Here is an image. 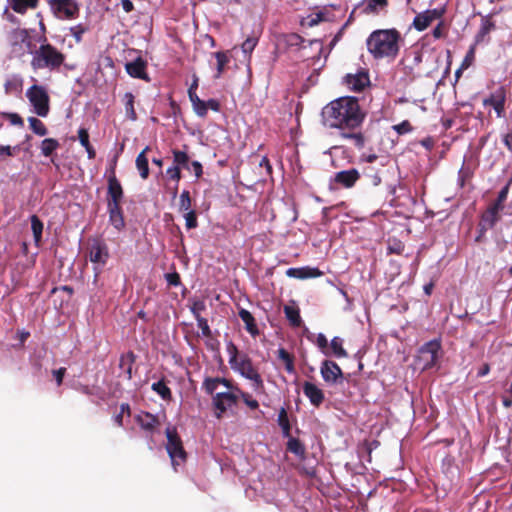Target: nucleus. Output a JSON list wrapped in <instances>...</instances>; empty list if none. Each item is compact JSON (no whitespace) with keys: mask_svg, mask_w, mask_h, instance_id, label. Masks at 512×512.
Segmentation results:
<instances>
[{"mask_svg":"<svg viewBox=\"0 0 512 512\" xmlns=\"http://www.w3.org/2000/svg\"><path fill=\"white\" fill-rule=\"evenodd\" d=\"M326 123L340 130H353L364 119L358 101L354 97H341L329 103L323 110Z\"/></svg>","mask_w":512,"mask_h":512,"instance_id":"obj_1","label":"nucleus"},{"mask_svg":"<svg viewBox=\"0 0 512 512\" xmlns=\"http://www.w3.org/2000/svg\"><path fill=\"white\" fill-rule=\"evenodd\" d=\"M205 391L212 395L215 416L220 419L225 412L237 405L241 389L225 378H206L203 382Z\"/></svg>","mask_w":512,"mask_h":512,"instance_id":"obj_2","label":"nucleus"},{"mask_svg":"<svg viewBox=\"0 0 512 512\" xmlns=\"http://www.w3.org/2000/svg\"><path fill=\"white\" fill-rule=\"evenodd\" d=\"M400 35L394 29L376 30L367 38L368 51L376 59L394 58L399 51Z\"/></svg>","mask_w":512,"mask_h":512,"instance_id":"obj_3","label":"nucleus"},{"mask_svg":"<svg viewBox=\"0 0 512 512\" xmlns=\"http://www.w3.org/2000/svg\"><path fill=\"white\" fill-rule=\"evenodd\" d=\"M65 56L51 44H42L32 52L31 66L38 69H58L64 62Z\"/></svg>","mask_w":512,"mask_h":512,"instance_id":"obj_4","label":"nucleus"},{"mask_svg":"<svg viewBox=\"0 0 512 512\" xmlns=\"http://www.w3.org/2000/svg\"><path fill=\"white\" fill-rule=\"evenodd\" d=\"M230 367L233 371L239 373L242 377L250 380L252 389L256 393L264 392L263 380L258 371L254 368L251 359L247 355L242 354L238 360L230 364Z\"/></svg>","mask_w":512,"mask_h":512,"instance_id":"obj_5","label":"nucleus"},{"mask_svg":"<svg viewBox=\"0 0 512 512\" xmlns=\"http://www.w3.org/2000/svg\"><path fill=\"white\" fill-rule=\"evenodd\" d=\"M26 97L33 107V112L39 117H46L50 111V98L44 86L32 85L26 91Z\"/></svg>","mask_w":512,"mask_h":512,"instance_id":"obj_6","label":"nucleus"},{"mask_svg":"<svg viewBox=\"0 0 512 512\" xmlns=\"http://www.w3.org/2000/svg\"><path fill=\"white\" fill-rule=\"evenodd\" d=\"M167 444L166 450L171 458L172 465L176 470L186 459V453L183 449L182 442L178 437L175 429L168 427L166 429Z\"/></svg>","mask_w":512,"mask_h":512,"instance_id":"obj_7","label":"nucleus"},{"mask_svg":"<svg viewBox=\"0 0 512 512\" xmlns=\"http://www.w3.org/2000/svg\"><path fill=\"white\" fill-rule=\"evenodd\" d=\"M440 350L441 345L437 340L429 341L420 348L418 362L421 364V368L423 370L432 368L436 365L440 358Z\"/></svg>","mask_w":512,"mask_h":512,"instance_id":"obj_8","label":"nucleus"},{"mask_svg":"<svg viewBox=\"0 0 512 512\" xmlns=\"http://www.w3.org/2000/svg\"><path fill=\"white\" fill-rule=\"evenodd\" d=\"M50 6L60 19H73L79 13V6L74 0H50Z\"/></svg>","mask_w":512,"mask_h":512,"instance_id":"obj_9","label":"nucleus"},{"mask_svg":"<svg viewBox=\"0 0 512 512\" xmlns=\"http://www.w3.org/2000/svg\"><path fill=\"white\" fill-rule=\"evenodd\" d=\"M445 13V7H437L425 10L417 14L414 18L413 25L418 31L425 30L433 21L440 19Z\"/></svg>","mask_w":512,"mask_h":512,"instance_id":"obj_10","label":"nucleus"},{"mask_svg":"<svg viewBox=\"0 0 512 512\" xmlns=\"http://www.w3.org/2000/svg\"><path fill=\"white\" fill-rule=\"evenodd\" d=\"M505 102H506V93L503 87H499L496 89L488 98L483 100L484 106H491L497 117L501 118L505 115Z\"/></svg>","mask_w":512,"mask_h":512,"instance_id":"obj_11","label":"nucleus"},{"mask_svg":"<svg viewBox=\"0 0 512 512\" xmlns=\"http://www.w3.org/2000/svg\"><path fill=\"white\" fill-rule=\"evenodd\" d=\"M320 372L326 383L335 384L342 378L341 368L333 361L325 360L321 364Z\"/></svg>","mask_w":512,"mask_h":512,"instance_id":"obj_12","label":"nucleus"},{"mask_svg":"<svg viewBox=\"0 0 512 512\" xmlns=\"http://www.w3.org/2000/svg\"><path fill=\"white\" fill-rule=\"evenodd\" d=\"M286 275L290 278L304 280L320 277L323 275V272L316 267L305 266L299 268H289L286 271Z\"/></svg>","mask_w":512,"mask_h":512,"instance_id":"obj_13","label":"nucleus"},{"mask_svg":"<svg viewBox=\"0 0 512 512\" xmlns=\"http://www.w3.org/2000/svg\"><path fill=\"white\" fill-rule=\"evenodd\" d=\"M347 86L354 91H362L369 84V76L365 71L348 74L345 78Z\"/></svg>","mask_w":512,"mask_h":512,"instance_id":"obj_14","label":"nucleus"},{"mask_svg":"<svg viewBox=\"0 0 512 512\" xmlns=\"http://www.w3.org/2000/svg\"><path fill=\"white\" fill-rule=\"evenodd\" d=\"M108 257V249L104 244L95 243L91 246L89 259L92 263L102 267L106 264Z\"/></svg>","mask_w":512,"mask_h":512,"instance_id":"obj_15","label":"nucleus"},{"mask_svg":"<svg viewBox=\"0 0 512 512\" xmlns=\"http://www.w3.org/2000/svg\"><path fill=\"white\" fill-rule=\"evenodd\" d=\"M495 23L491 20L490 15L483 16L481 19L480 28L475 36V45L488 42V35L491 31L495 30Z\"/></svg>","mask_w":512,"mask_h":512,"instance_id":"obj_16","label":"nucleus"},{"mask_svg":"<svg viewBox=\"0 0 512 512\" xmlns=\"http://www.w3.org/2000/svg\"><path fill=\"white\" fill-rule=\"evenodd\" d=\"M108 195V204L120 205V201L123 197V190L120 182L117 180L114 174H112L108 179Z\"/></svg>","mask_w":512,"mask_h":512,"instance_id":"obj_17","label":"nucleus"},{"mask_svg":"<svg viewBox=\"0 0 512 512\" xmlns=\"http://www.w3.org/2000/svg\"><path fill=\"white\" fill-rule=\"evenodd\" d=\"M360 174L356 169L343 170L335 174V182L345 188L352 187L359 179Z\"/></svg>","mask_w":512,"mask_h":512,"instance_id":"obj_18","label":"nucleus"},{"mask_svg":"<svg viewBox=\"0 0 512 512\" xmlns=\"http://www.w3.org/2000/svg\"><path fill=\"white\" fill-rule=\"evenodd\" d=\"M136 421L143 430L149 433H153L160 424L159 419L156 416L147 412L138 414Z\"/></svg>","mask_w":512,"mask_h":512,"instance_id":"obj_19","label":"nucleus"},{"mask_svg":"<svg viewBox=\"0 0 512 512\" xmlns=\"http://www.w3.org/2000/svg\"><path fill=\"white\" fill-rule=\"evenodd\" d=\"M303 392L308 397L310 402L319 406L324 400V394L321 389H319L315 384L306 382L303 386Z\"/></svg>","mask_w":512,"mask_h":512,"instance_id":"obj_20","label":"nucleus"},{"mask_svg":"<svg viewBox=\"0 0 512 512\" xmlns=\"http://www.w3.org/2000/svg\"><path fill=\"white\" fill-rule=\"evenodd\" d=\"M109 220L115 229L121 230L124 228L125 222L121 212L120 205L108 204Z\"/></svg>","mask_w":512,"mask_h":512,"instance_id":"obj_21","label":"nucleus"},{"mask_svg":"<svg viewBox=\"0 0 512 512\" xmlns=\"http://www.w3.org/2000/svg\"><path fill=\"white\" fill-rule=\"evenodd\" d=\"M500 220V213L489 208L483 213L480 222L481 231H487L494 227V225Z\"/></svg>","mask_w":512,"mask_h":512,"instance_id":"obj_22","label":"nucleus"},{"mask_svg":"<svg viewBox=\"0 0 512 512\" xmlns=\"http://www.w3.org/2000/svg\"><path fill=\"white\" fill-rule=\"evenodd\" d=\"M239 317L244 322L245 329L248 333H250L252 336L258 335L259 330L255 323V319L248 310L241 308L239 310Z\"/></svg>","mask_w":512,"mask_h":512,"instance_id":"obj_23","label":"nucleus"},{"mask_svg":"<svg viewBox=\"0 0 512 512\" xmlns=\"http://www.w3.org/2000/svg\"><path fill=\"white\" fill-rule=\"evenodd\" d=\"M126 118L130 121L137 120V114L134 108V95L131 92H126L122 97Z\"/></svg>","mask_w":512,"mask_h":512,"instance_id":"obj_24","label":"nucleus"},{"mask_svg":"<svg viewBox=\"0 0 512 512\" xmlns=\"http://www.w3.org/2000/svg\"><path fill=\"white\" fill-rule=\"evenodd\" d=\"M126 71L130 76L134 78H145V64L140 59L127 63Z\"/></svg>","mask_w":512,"mask_h":512,"instance_id":"obj_25","label":"nucleus"},{"mask_svg":"<svg viewBox=\"0 0 512 512\" xmlns=\"http://www.w3.org/2000/svg\"><path fill=\"white\" fill-rule=\"evenodd\" d=\"M148 150L149 147H146L136 158V167L143 179H146L149 175L148 159L146 157V152Z\"/></svg>","mask_w":512,"mask_h":512,"instance_id":"obj_26","label":"nucleus"},{"mask_svg":"<svg viewBox=\"0 0 512 512\" xmlns=\"http://www.w3.org/2000/svg\"><path fill=\"white\" fill-rule=\"evenodd\" d=\"M329 352H330V355H333L337 358L347 357V352L343 348V339L340 337H334L331 340Z\"/></svg>","mask_w":512,"mask_h":512,"instance_id":"obj_27","label":"nucleus"},{"mask_svg":"<svg viewBox=\"0 0 512 512\" xmlns=\"http://www.w3.org/2000/svg\"><path fill=\"white\" fill-rule=\"evenodd\" d=\"M329 20L328 16L325 12L319 11L314 14L308 15L306 18H304L301 22L303 26L307 27H314L318 25L320 22Z\"/></svg>","mask_w":512,"mask_h":512,"instance_id":"obj_28","label":"nucleus"},{"mask_svg":"<svg viewBox=\"0 0 512 512\" xmlns=\"http://www.w3.org/2000/svg\"><path fill=\"white\" fill-rule=\"evenodd\" d=\"M37 0H11V8L17 13H25L28 8L36 6Z\"/></svg>","mask_w":512,"mask_h":512,"instance_id":"obj_29","label":"nucleus"},{"mask_svg":"<svg viewBox=\"0 0 512 512\" xmlns=\"http://www.w3.org/2000/svg\"><path fill=\"white\" fill-rule=\"evenodd\" d=\"M173 162L174 166H178L179 169H190L189 157L186 152L173 150Z\"/></svg>","mask_w":512,"mask_h":512,"instance_id":"obj_30","label":"nucleus"},{"mask_svg":"<svg viewBox=\"0 0 512 512\" xmlns=\"http://www.w3.org/2000/svg\"><path fill=\"white\" fill-rule=\"evenodd\" d=\"M28 123L30 129L38 136H45L48 130L44 123L36 117H29Z\"/></svg>","mask_w":512,"mask_h":512,"instance_id":"obj_31","label":"nucleus"},{"mask_svg":"<svg viewBox=\"0 0 512 512\" xmlns=\"http://www.w3.org/2000/svg\"><path fill=\"white\" fill-rule=\"evenodd\" d=\"M59 147V142L53 138H46L41 142V153L48 157Z\"/></svg>","mask_w":512,"mask_h":512,"instance_id":"obj_32","label":"nucleus"},{"mask_svg":"<svg viewBox=\"0 0 512 512\" xmlns=\"http://www.w3.org/2000/svg\"><path fill=\"white\" fill-rule=\"evenodd\" d=\"M257 43L258 39L256 37H248L241 45L242 53L248 62L250 61L251 53L255 49Z\"/></svg>","mask_w":512,"mask_h":512,"instance_id":"obj_33","label":"nucleus"},{"mask_svg":"<svg viewBox=\"0 0 512 512\" xmlns=\"http://www.w3.org/2000/svg\"><path fill=\"white\" fill-rule=\"evenodd\" d=\"M278 358L285 364V369L288 373L293 374L295 372L293 357L283 348L278 350Z\"/></svg>","mask_w":512,"mask_h":512,"instance_id":"obj_34","label":"nucleus"},{"mask_svg":"<svg viewBox=\"0 0 512 512\" xmlns=\"http://www.w3.org/2000/svg\"><path fill=\"white\" fill-rule=\"evenodd\" d=\"M31 229L33 232L34 240L36 244L41 241L43 224L36 215L31 216Z\"/></svg>","mask_w":512,"mask_h":512,"instance_id":"obj_35","label":"nucleus"},{"mask_svg":"<svg viewBox=\"0 0 512 512\" xmlns=\"http://www.w3.org/2000/svg\"><path fill=\"white\" fill-rule=\"evenodd\" d=\"M284 312L287 319L293 326H299L301 323V317L299 315V310L294 306H285Z\"/></svg>","mask_w":512,"mask_h":512,"instance_id":"obj_36","label":"nucleus"},{"mask_svg":"<svg viewBox=\"0 0 512 512\" xmlns=\"http://www.w3.org/2000/svg\"><path fill=\"white\" fill-rule=\"evenodd\" d=\"M214 56L217 60V74L215 77L219 78L224 72L226 64L229 62V56L227 55L226 52H216L214 53Z\"/></svg>","mask_w":512,"mask_h":512,"instance_id":"obj_37","label":"nucleus"},{"mask_svg":"<svg viewBox=\"0 0 512 512\" xmlns=\"http://www.w3.org/2000/svg\"><path fill=\"white\" fill-rule=\"evenodd\" d=\"M152 390L155 391L158 395L162 397V399L167 400L171 398V391L167 387V385L162 382L158 381L152 384Z\"/></svg>","mask_w":512,"mask_h":512,"instance_id":"obj_38","label":"nucleus"},{"mask_svg":"<svg viewBox=\"0 0 512 512\" xmlns=\"http://www.w3.org/2000/svg\"><path fill=\"white\" fill-rule=\"evenodd\" d=\"M179 211L182 212V213H185V212H188V211H193L191 209V198H190V194H189V191L187 190H184L181 195H180V199H179Z\"/></svg>","mask_w":512,"mask_h":512,"instance_id":"obj_39","label":"nucleus"},{"mask_svg":"<svg viewBox=\"0 0 512 512\" xmlns=\"http://www.w3.org/2000/svg\"><path fill=\"white\" fill-rule=\"evenodd\" d=\"M283 41L287 46L294 47L300 46L303 43L304 39L296 33H290L283 36Z\"/></svg>","mask_w":512,"mask_h":512,"instance_id":"obj_40","label":"nucleus"},{"mask_svg":"<svg viewBox=\"0 0 512 512\" xmlns=\"http://www.w3.org/2000/svg\"><path fill=\"white\" fill-rule=\"evenodd\" d=\"M315 343L324 355L330 356L328 340L323 333L317 335Z\"/></svg>","mask_w":512,"mask_h":512,"instance_id":"obj_41","label":"nucleus"},{"mask_svg":"<svg viewBox=\"0 0 512 512\" xmlns=\"http://www.w3.org/2000/svg\"><path fill=\"white\" fill-rule=\"evenodd\" d=\"M183 217L185 219V226L187 229H193L197 227V216L194 210L183 213Z\"/></svg>","mask_w":512,"mask_h":512,"instance_id":"obj_42","label":"nucleus"},{"mask_svg":"<svg viewBox=\"0 0 512 512\" xmlns=\"http://www.w3.org/2000/svg\"><path fill=\"white\" fill-rule=\"evenodd\" d=\"M288 449L296 455H302L304 453V447L297 439H290L288 441Z\"/></svg>","mask_w":512,"mask_h":512,"instance_id":"obj_43","label":"nucleus"},{"mask_svg":"<svg viewBox=\"0 0 512 512\" xmlns=\"http://www.w3.org/2000/svg\"><path fill=\"white\" fill-rule=\"evenodd\" d=\"M240 399H242L243 402L252 410H256L259 407L258 401L253 399L249 393L243 392L242 390H241Z\"/></svg>","mask_w":512,"mask_h":512,"instance_id":"obj_44","label":"nucleus"},{"mask_svg":"<svg viewBox=\"0 0 512 512\" xmlns=\"http://www.w3.org/2000/svg\"><path fill=\"white\" fill-rule=\"evenodd\" d=\"M227 353L229 355V365L238 360L242 355L239 354L237 347L231 341L227 343Z\"/></svg>","mask_w":512,"mask_h":512,"instance_id":"obj_45","label":"nucleus"},{"mask_svg":"<svg viewBox=\"0 0 512 512\" xmlns=\"http://www.w3.org/2000/svg\"><path fill=\"white\" fill-rule=\"evenodd\" d=\"M278 423L285 432L289 431V429H290L289 420H288L287 412L284 408H281V410L279 411Z\"/></svg>","mask_w":512,"mask_h":512,"instance_id":"obj_46","label":"nucleus"},{"mask_svg":"<svg viewBox=\"0 0 512 512\" xmlns=\"http://www.w3.org/2000/svg\"><path fill=\"white\" fill-rule=\"evenodd\" d=\"M166 173L171 180L175 181L176 186H178V183L181 179V172L179 167L173 165L167 169Z\"/></svg>","mask_w":512,"mask_h":512,"instance_id":"obj_47","label":"nucleus"},{"mask_svg":"<svg viewBox=\"0 0 512 512\" xmlns=\"http://www.w3.org/2000/svg\"><path fill=\"white\" fill-rule=\"evenodd\" d=\"M387 0H368L366 10L376 12L379 8L386 6Z\"/></svg>","mask_w":512,"mask_h":512,"instance_id":"obj_48","label":"nucleus"},{"mask_svg":"<svg viewBox=\"0 0 512 512\" xmlns=\"http://www.w3.org/2000/svg\"><path fill=\"white\" fill-rule=\"evenodd\" d=\"M205 310V304L202 301H195L191 306V312L194 315V317L197 319L203 318L201 316L202 311Z\"/></svg>","mask_w":512,"mask_h":512,"instance_id":"obj_49","label":"nucleus"},{"mask_svg":"<svg viewBox=\"0 0 512 512\" xmlns=\"http://www.w3.org/2000/svg\"><path fill=\"white\" fill-rule=\"evenodd\" d=\"M193 106V110L194 112L199 116V117H204L206 116L207 114V104L205 101L203 100H200L198 103L192 105Z\"/></svg>","mask_w":512,"mask_h":512,"instance_id":"obj_50","label":"nucleus"},{"mask_svg":"<svg viewBox=\"0 0 512 512\" xmlns=\"http://www.w3.org/2000/svg\"><path fill=\"white\" fill-rule=\"evenodd\" d=\"M197 326L201 329L202 335L205 337H209L211 335V329L208 325V322L205 318L197 319Z\"/></svg>","mask_w":512,"mask_h":512,"instance_id":"obj_51","label":"nucleus"},{"mask_svg":"<svg viewBox=\"0 0 512 512\" xmlns=\"http://www.w3.org/2000/svg\"><path fill=\"white\" fill-rule=\"evenodd\" d=\"M86 29L82 25H77L70 28V32L72 36L75 38L76 42H80L82 39V35L85 33Z\"/></svg>","mask_w":512,"mask_h":512,"instance_id":"obj_52","label":"nucleus"},{"mask_svg":"<svg viewBox=\"0 0 512 512\" xmlns=\"http://www.w3.org/2000/svg\"><path fill=\"white\" fill-rule=\"evenodd\" d=\"M474 57H475V44L472 45L470 47V49L468 50V52L464 58V61L462 63V67H464V68L469 67L472 64Z\"/></svg>","mask_w":512,"mask_h":512,"instance_id":"obj_53","label":"nucleus"},{"mask_svg":"<svg viewBox=\"0 0 512 512\" xmlns=\"http://www.w3.org/2000/svg\"><path fill=\"white\" fill-rule=\"evenodd\" d=\"M6 118L11 125L20 127L24 125L23 119L17 113H8Z\"/></svg>","mask_w":512,"mask_h":512,"instance_id":"obj_54","label":"nucleus"},{"mask_svg":"<svg viewBox=\"0 0 512 512\" xmlns=\"http://www.w3.org/2000/svg\"><path fill=\"white\" fill-rule=\"evenodd\" d=\"M78 139L83 147H87L89 143V134L85 128H80L78 130Z\"/></svg>","mask_w":512,"mask_h":512,"instance_id":"obj_55","label":"nucleus"},{"mask_svg":"<svg viewBox=\"0 0 512 512\" xmlns=\"http://www.w3.org/2000/svg\"><path fill=\"white\" fill-rule=\"evenodd\" d=\"M189 166H190V169H188L189 171L193 172L194 175L199 178L202 173H203V170H202V165L200 162L198 161H193L191 163H189Z\"/></svg>","mask_w":512,"mask_h":512,"instance_id":"obj_56","label":"nucleus"},{"mask_svg":"<svg viewBox=\"0 0 512 512\" xmlns=\"http://www.w3.org/2000/svg\"><path fill=\"white\" fill-rule=\"evenodd\" d=\"M394 129L400 133V134H403V133H407L411 130V126H410V123L407 122V121H404L396 126H394Z\"/></svg>","mask_w":512,"mask_h":512,"instance_id":"obj_57","label":"nucleus"},{"mask_svg":"<svg viewBox=\"0 0 512 512\" xmlns=\"http://www.w3.org/2000/svg\"><path fill=\"white\" fill-rule=\"evenodd\" d=\"M166 280L172 286H177L180 283V277L177 273L166 274Z\"/></svg>","mask_w":512,"mask_h":512,"instance_id":"obj_58","label":"nucleus"},{"mask_svg":"<svg viewBox=\"0 0 512 512\" xmlns=\"http://www.w3.org/2000/svg\"><path fill=\"white\" fill-rule=\"evenodd\" d=\"M342 136L344 138H349V139H353L355 140V142L359 145H362L363 143V138L361 136V134L359 133H354V132H351V133H342Z\"/></svg>","mask_w":512,"mask_h":512,"instance_id":"obj_59","label":"nucleus"},{"mask_svg":"<svg viewBox=\"0 0 512 512\" xmlns=\"http://www.w3.org/2000/svg\"><path fill=\"white\" fill-rule=\"evenodd\" d=\"M65 373V368H60L58 370L53 371V375L56 378L57 384L60 385L62 383V379Z\"/></svg>","mask_w":512,"mask_h":512,"instance_id":"obj_60","label":"nucleus"},{"mask_svg":"<svg viewBox=\"0 0 512 512\" xmlns=\"http://www.w3.org/2000/svg\"><path fill=\"white\" fill-rule=\"evenodd\" d=\"M121 6L126 13L131 12L134 8L133 3L130 0H121Z\"/></svg>","mask_w":512,"mask_h":512,"instance_id":"obj_61","label":"nucleus"},{"mask_svg":"<svg viewBox=\"0 0 512 512\" xmlns=\"http://www.w3.org/2000/svg\"><path fill=\"white\" fill-rule=\"evenodd\" d=\"M259 166L260 167H265L266 171H267V174H270L271 173V170H272V167L269 163V160L267 157H263L259 163Z\"/></svg>","mask_w":512,"mask_h":512,"instance_id":"obj_62","label":"nucleus"},{"mask_svg":"<svg viewBox=\"0 0 512 512\" xmlns=\"http://www.w3.org/2000/svg\"><path fill=\"white\" fill-rule=\"evenodd\" d=\"M489 208L500 213L504 208V202H500V200L497 199L492 205L489 206Z\"/></svg>","mask_w":512,"mask_h":512,"instance_id":"obj_63","label":"nucleus"},{"mask_svg":"<svg viewBox=\"0 0 512 512\" xmlns=\"http://www.w3.org/2000/svg\"><path fill=\"white\" fill-rule=\"evenodd\" d=\"M508 189H509L508 186H505L499 192L497 199L500 200V202H505L506 201L507 195H508Z\"/></svg>","mask_w":512,"mask_h":512,"instance_id":"obj_64","label":"nucleus"}]
</instances>
